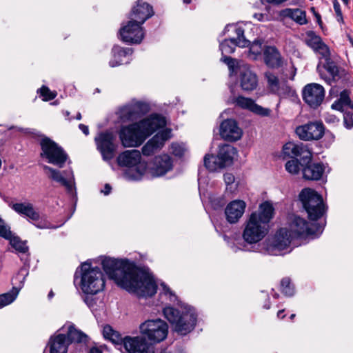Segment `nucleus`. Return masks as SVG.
Listing matches in <instances>:
<instances>
[{"label": "nucleus", "mask_w": 353, "mask_h": 353, "mask_svg": "<svg viewBox=\"0 0 353 353\" xmlns=\"http://www.w3.org/2000/svg\"><path fill=\"white\" fill-rule=\"evenodd\" d=\"M101 264L109 278L126 291L142 297L156 294L157 285L155 281L134 263L127 259L105 257Z\"/></svg>", "instance_id": "obj_1"}, {"label": "nucleus", "mask_w": 353, "mask_h": 353, "mask_svg": "<svg viewBox=\"0 0 353 353\" xmlns=\"http://www.w3.org/2000/svg\"><path fill=\"white\" fill-rule=\"evenodd\" d=\"M163 314L172 325L174 330L180 335L190 333L196 325L197 316L193 308H185V311L180 312L172 307H165Z\"/></svg>", "instance_id": "obj_2"}, {"label": "nucleus", "mask_w": 353, "mask_h": 353, "mask_svg": "<svg viewBox=\"0 0 353 353\" xmlns=\"http://www.w3.org/2000/svg\"><path fill=\"white\" fill-rule=\"evenodd\" d=\"M81 268V288L84 293L96 294L103 290L105 279L99 268H92L90 263H84Z\"/></svg>", "instance_id": "obj_3"}, {"label": "nucleus", "mask_w": 353, "mask_h": 353, "mask_svg": "<svg viewBox=\"0 0 353 353\" xmlns=\"http://www.w3.org/2000/svg\"><path fill=\"white\" fill-rule=\"evenodd\" d=\"M299 199L310 219L316 221L323 215L325 206L323 199L314 190L310 188L303 189L299 194Z\"/></svg>", "instance_id": "obj_4"}, {"label": "nucleus", "mask_w": 353, "mask_h": 353, "mask_svg": "<svg viewBox=\"0 0 353 353\" xmlns=\"http://www.w3.org/2000/svg\"><path fill=\"white\" fill-rule=\"evenodd\" d=\"M139 329L141 334L152 345L165 340L168 334V325L161 319L147 320Z\"/></svg>", "instance_id": "obj_5"}, {"label": "nucleus", "mask_w": 353, "mask_h": 353, "mask_svg": "<svg viewBox=\"0 0 353 353\" xmlns=\"http://www.w3.org/2000/svg\"><path fill=\"white\" fill-rule=\"evenodd\" d=\"M268 232L269 225L259 221L256 214H250L245 224L242 236L246 243L253 244L261 241Z\"/></svg>", "instance_id": "obj_6"}, {"label": "nucleus", "mask_w": 353, "mask_h": 353, "mask_svg": "<svg viewBox=\"0 0 353 353\" xmlns=\"http://www.w3.org/2000/svg\"><path fill=\"white\" fill-rule=\"evenodd\" d=\"M316 70L321 78L324 79L329 85L340 79L344 81H350V75L347 72L345 69L339 67L332 59L320 62Z\"/></svg>", "instance_id": "obj_7"}, {"label": "nucleus", "mask_w": 353, "mask_h": 353, "mask_svg": "<svg viewBox=\"0 0 353 353\" xmlns=\"http://www.w3.org/2000/svg\"><path fill=\"white\" fill-rule=\"evenodd\" d=\"M41 156L48 159V163L62 168L65 164L68 154L63 149L50 138L45 137L40 142Z\"/></svg>", "instance_id": "obj_8"}, {"label": "nucleus", "mask_w": 353, "mask_h": 353, "mask_svg": "<svg viewBox=\"0 0 353 353\" xmlns=\"http://www.w3.org/2000/svg\"><path fill=\"white\" fill-rule=\"evenodd\" d=\"M293 239L287 228H281L276 232L274 236L265 241V252L270 255H279L281 251L290 246Z\"/></svg>", "instance_id": "obj_9"}, {"label": "nucleus", "mask_w": 353, "mask_h": 353, "mask_svg": "<svg viewBox=\"0 0 353 353\" xmlns=\"http://www.w3.org/2000/svg\"><path fill=\"white\" fill-rule=\"evenodd\" d=\"M94 141L97 148L104 161H110L114 158L117 144L116 143V136L113 132H101L95 137Z\"/></svg>", "instance_id": "obj_10"}, {"label": "nucleus", "mask_w": 353, "mask_h": 353, "mask_svg": "<svg viewBox=\"0 0 353 353\" xmlns=\"http://www.w3.org/2000/svg\"><path fill=\"white\" fill-rule=\"evenodd\" d=\"M232 29L236 34V37L225 39L220 45L219 48L222 55L232 54L234 52L236 46L240 48L248 47L250 41L244 36V29L234 25H228L225 27V31H230Z\"/></svg>", "instance_id": "obj_11"}, {"label": "nucleus", "mask_w": 353, "mask_h": 353, "mask_svg": "<svg viewBox=\"0 0 353 353\" xmlns=\"http://www.w3.org/2000/svg\"><path fill=\"white\" fill-rule=\"evenodd\" d=\"M119 138L124 147L139 146L146 139L139 122L122 127Z\"/></svg>", "instance_id": "obj_12"}, {"label": "nucleus", "mask_w": 353, "mask_h": 353, "mask_svg": "<svg viewBox=\"0 0 353 353\" xmlns=\"http://www.w3.org/2000/svg\"><path fill=\"white\" fill-rule=\"evenodd\" d=\"M289 233L296 238L304 235H312L320 231L321 228L315 223H309L305 219L297 216H292L288 219Z\"/></svg>", "instance_id": "obj_13"}, {"label": "nucleus", "mask_w": 353, "mask_h": 353, "mask_svg": "<svg viewBox=\"0 0 353 353\" xmlns=\"http://www.w3.org/2000/svg\"><path fill=\"white\" fill-rule=\"evenodd\" d=\"M149 105L142 101H132L120 108L119 117L122 122L137 120L148 112Z\"/></svg>", "instance_id": "obj_14"}, {"label": "nucleus", "mask_w": 353, "mask_h": 353, "mask_svg": "<svg viewBox=\"0 0 353 353\" xmlns=\"http://www.w3.org/2000/svg\"><path fill=\"white\" fill-rule=\"evenodd\" d=\"M302 97L305 103L310 108L316 109L324 100L325 89L319 83H308L303 88Z\"/></svg>", "instance_id": "obj_15"}, {"label": "nucleus", "mask_w": 353, "mask_h": 353, "mask_svg": "<svg viewBox=\"0 0 353 353\" xmlns=\"http://www.w3.org/2000/svg\"><path fill=\"white\" fill-rule=\"evenodd\" d=\"M295 132L303 141L319 140L325 132L324 125L321 121H310L296 128Z\"/></svg>", "instance_id": "obj_16"}, {"label": "nucleus", "mask_w": 353, "mask_h": 353, "mask_svg": "<svg viewBox=\"0 0 353 353\" xmlns=\"http://www.w3.org/2000/svg\"><path fill=\"white\" fill-rule=\"evenodd\" d=\"M283 153L291 157H300L299 163L304 167L310 163L312 158V152L309 150L307 145L302 143H287L283 148Z\"/></svg>", "instance_id": "obj_17"}, {"label": "nucleus", "mask_w": 353, "mask_h": 353, "mask_svg": "<svg viewBox=\"0 0 353 353\" xmlns=\"http://www.w3.org/2000/svg\"><path fill=\"white\" fill-rule=\"evenodd\" d=\"M119 34L123 41L130 43H139L144 37L141 25L132 20L120 29Z\"/></svg>", "instance_id": "obj_18"}, {"label": "nucleus", "mask_w": 353, "mask_h": 353, "mask_svg": "<svg viewBox=\"0 0 353 353\" xmlns=\"http://www.w3.org/2000/svg\"><path fill=\"white\" fill-rule=\"evenodd\" d=\"M124 349L128 353H154L153 345L141 334L125 336Z\"/></svg>", "instance_id": "obj_19"}, {"label": "nucleus", "mask_w": 353, "mask_h": 353, "mask_svg": "<svg viewBox=\"0 0 353 353\" xmlns=\"http://www.w3.org/2000/svg\"><path fill=\"white\" fill-rule=\"evenodd\" d=\"M230 101L231 103L234 105L236 107L250 110L260 116H268L271 112L270 109L263 108L262 106L256 104L252 99L243 96L233 97L230 99Z\"/></svg>", "instance_id": "obj_20"}, {"label": "nucleus", "mask_w": 353, "mask_h": 353, "mask_svg": "<svg viewBox=\"0 0 353 353\" xmlns=\"http://www.w3.org/2000/svg\"><path fill=\"white\" fill-rule=\"evenodd\" d=\"M219 132L224 140L231 142L239 140L243 134V130L237 122L231 119L224 120L221 123Z\"/></svg>", "instance_id": "obj_21"}, {"label": "nucleus", "mask_w": 353, "mask_h": 353, "mask_svg": "<svg viewBox=\"0 0 353 353\" xmlns=\"http://www.w3.org/2000/svg\"><path fill=\"white\" fill-rule=\"evenodd\" d=\"M154 14L152 7L142 0H138L130 14V20L142 25L147 19Z\"/></svg>", "instance_id": "obj_22"}, {"label": "nucleus", "mask_w": 353, "mask_h": 353, "mask_svg": "<svg viewBox=\"0 0 353 353\" xmlns=\"http://www.w3.org/2000/svg\"><path fill=\"white\" fill-rule=\"evenodd\" d=\"M239 83L241 89L245 92L254 90L258 86L257 75L247 65L239 68Z\"/></svg>", "instance_id": "obj_23"}, {"label": "nucleus", "mask_w": 353, "mask_h": 353, "mask_svg": "<svg viewBox=\"0 0 353 353\" xmlns=\"http://www.w3.org/2000/svg\"><path fill=\"white\" fill-rule=\"evenodd\" d=\"M246 203L243 200H234L230 202L225 209V215L227 221L231 224L236 223L245 212Z\"/></svg>", "instance_id": "obj_24"}, {"label": "nucleus", "mask_w": 353, "mask_h": 353, "mask_svg": "<svg viewBox=\"0 0 353 353\" xmlns=\"http://www.w3.org/2000/svg\"><path fill=\"white\" fill-rule=\"evenodd\" d=\"M139 123L145 138H147L156 130L165 126L166 121L163 117L159 114H154L147 119L141 120Z\"/></svg>", "instance_id": "obj_25"}, {"label": "nucleus", "mask_w": 353, "mask_h": 353, "mask_svg": "<svg viewBox=\"0 0 353 353\" xmlns=\"http://www.w3.org/2000/svg\"><path fill=\"white\" fill-rule=\"evenodd\" d=\"M263 60L270 68L278 69L284 63V59L275 46H267L263 49Z\"/></svg>", "instance_id": "obj_26"}, {"label": "nucleus", "mask_w": 353, "mask_h": 353, "mask_svg": "<svg viewBox=\"0 0 353 353\" xmlns=\"http://www.w3.org/2000/svg\"><path fill=\"white\" fill-rule=\"evenodd\" d=\"M9 206L17 213L26 216L33 221H37L40 219L39 212L35 210L30 203H10Z\"/></svg>", "instance_id": "obj_27"}, {"label": "nucleus", "mask_w": 353, "mask_h": 353, "mask_svg": "<svg viewBox=\"0 0 353 353\" xmlns=\"http://www.w3.org/2000/svg\"><path fill=\"white\" fill-rule=\"evenodd\" d=\"M141 153L137 150H125L117 157V163L121 167H134L141 161Z\"/></svg>", "instance_id": "obj_28"}, {"label": "nucleus", "mask_w": 353, "mask_h": 353, "mask_svg": "<svg viewBox=\"0 0 353 353\" xmlns=\"http://www.w3.org/2000/svg\"><path fill=\"white\" fill-rule=\"evenodd\" d=\"M236 154V150L234 147L229 144H225L219 147L218 157L219 166L223 168L230 165L233 163L234 155Z\"/></svg>", "instance_id": "obj_29"}, {"label": "nucleus", "mask_w": 353, "mask_h": 353, "mask_svg": "<svg viewBox=\"0 0 353 353\" xmlns=\"http://www.w3.org/2000/svg\"><path fill=\"white\" fill-rule=\"evenodd\" d=\"M68 341L66 335L63 334L51 336L48 343L50 353H66L70 345Z\"/></svg>", "instance_id": "obj_30"}, {"label": "nucleus", "mask_w": 353, "mask_h": 353, "mask_svg": "<svg viewBox=\"0 0 353 353\" xmlns=\"http://www.w3.org/2000/svg\"><path fill=\"white\" fill-rule=\"evenodd\" d=\"M325 171L322 163L308 164L303 168V177L307 180L318 181L321 179Z\"/></svg>", "instance_id": "obj_31"}, {"label": "nucleus", "mask_w": 353, "mask_h": 353, "mask_svg": "<svg viewBox=\"0 0 353 353\" xmlns=\"http://www.w3.org/2000/svg\"><path fill=\"white\" fill-rule=\"evenodd\" d=\"M43 168L48 174V178L60 183L69 191L72 190L71 181L63 176V172L46 165L43 166Z\"/></svg>", "instance_id": "obj_32"}, {"label": "nucleus", "mask_w": 353, "mask_h": 353, "mask_svg": "<svg viewBox=\"0 0 353 353\" xmlns=\"http://www.w3.org/2000/svg\"><path fill=\"white\" fill-rule=\"evenodd\" d=\"M274 210L272 203L265 201L260 205L258 212H252L251 214H256L259 221L269 225V222L273 217Z\"/></svg>", "instance_id": "obj_33"}, {"label": "nucleus", "mask_w": 353, "mask_h": 353, "mask_svg": "<svg viewBox=\"0 0 353 353\" xmlns=\"http://www.w3.org/2000/svg\"><path fill=\"white\" fill-rule=\"evenodd\" d=\"M172 162L168 155L156 157L154 159V172L162 176L172 169Z\"/></svg>", "instance_id": "obj_34"}, {"label": "nucleus", "mask_w": 353, "mask_h": 353, "mask_svg": "<svg viewBox=\"0 0 353 353\" xmlns=\"http://www.w3.org/2000/svg\"><path fill=\"white\" fill-rule=\"evenodd\" d=\"M113 59L110 61L111 67H116L123 63V57L128 54H131L132 50L131 48H123L120 46H114L112 50Z\"/></svg>", "instance_id": "obj_35"}, {"label": "nucleus", "mask_w": 353, "mask_h": 353, "mask_svg": "<svg viewBox=\"0 0 353 353\" xmlns=\"http://www.w3.org/2000/svg\"><path fill=\"white\" fill-rule=\"evenodd\" d=\"M103 335L105 339H109L113 343L124 348L125 336L123 338L121 335L118 332L114 330L110 325H106L103 327Z\"/></svg>", "instance_id": "obj_36"}, {"label": "nucleus", "mask_w": 353, "mask_h": 353, "mask_svg": "<svg viewBox=\"0 0 353 353\" xmlns=\"http://www.w3.org/2000/svg\"><path fill=\"white\" fill-rule=\"evenodd\" d=\"M5 230L8 233L6 236H1V237L10 240L11 245L18 252L26 253L28 250V247L26 245V242L22 241L19 237L12 236L10 228L6 225Z\"/></svg>", "instance_id": "obj_37"}, {"label": "nucleus", "mask_w": 353, "mask_h": 353, "mask_svg": "<svg viewBox=\"0 0 353 353\" xmlns=\"http://www.w3.org/2000/svg\"><path fill=\"white\" fill-rule=\"evenodd\" d=\"M349 104H350V92L344 90L340 93L339 98L332 104L331 108L333 110L343 112L344 108Z\"/></svg>", "instance_id": "obj_38"}, {"label": "nucleus", "mask_w": 353, "mask_h": 353, "mask_svg": "<svg viewBox=\"0 0 353 353\" xmlns=\"http://www.w3.org/2000/svg\"><path fill=\"white\" fill-rule=\"evenodd\" d=\"M286 15L299 25H304L307 23L306 12L301 9H286Z\"/></svg>", "instance_id": "obj_39"}, {"label": "nucleus", "mask_w": 353, "mask_h": 353, "mask_svg": "<svg viewBox=\"0 0 353 353\" xmlns=\"http://www.w3.org/2000/svg\"><path fill=\"white\" fill-rule=\"evenodd\" d=\"M264 78L267 82V87L272 93L279 90L281 82L274 72L270 70L265 72Z\"/></svg>", "instance_id": "obj_40"}, {"label": "nucleus", "mask_w": 353, "mask_h": 353, "mask_svg": "<svg viewBox=\"0 0 353 353\" xmlns=\"http://www.w3.org/2000/svg\"><path fill=\"white\" fill-rule=\"evenodd\" d=\"M66 337L70 344L72 343H81L85 341L87 336L82 332L77 330L73 325H70Z\"/></svg>", "instance_id": "obj_41"}, {"label": "nucleus", "mask_w": 353, "mask_h": 353, "mask_svg": "<svg viewBox=\"0 0 353 353\" xmlns=\"http://www.w3.org/2000/svg\"><path fill=\"white\" fill-rule=\"evenodd\" d=\"M157 139V137H152L143 146L142 153L144 156H151L162 148Z\"/></svg>", "instance_id": "obj_42"}, {"label": "nucleus", "mask_w": 353, "mask_h": 353, "mask_svg": "<svg viewBox=\"0 0 353 353\" xmlns=\"http://www.w3.org/2000/svg\"><path fill=\"white\" fill-rule=\"evenodd\" d=\"M19 289L13 287L10 292L0 294V308L12 303L19 294Z\"/></svg>", "instance_id": "obj_43"}, {"label": "nucleus", "mask_w": 353, "mask_h": 353, "mask_svg": "<svg viewBox=\"0 0 353 353\" xmlns=\"http://www.w3.org/2000/svg\"><path fill=\"white\" fill-rule=\"evenodd\" d=\"M305 42L307 46L314 51L323 43V41L319 36L314 33V32L310 30L306 32Z\"/></svg>", "instance_id": "obj_44"}, {"label": "nucleus", "mask_w": 353, "mask_h": 353, "mask_svg": "<svg viewBox=\"0 0 353 353\" xmlns=\"http://www.w3.org/2000/svg\"><path fill=\"white\" fill-rule=\"evenodd\" d=\"M217 156L212 154H205L204 157V165L205 168L210 171H215L217 169L223 168V166H219Z\"/></svg>", "instance_id": "obj_45"}, {"label": "nucleus", "mask_w": 353, "mask_h": 353, "mask_svg": "<svg viewBox=\"0 0 353 353\" xmlns=\"http://www.w3.org/2000/svg\"><path fill=\"white\" fill-rule=\"evenodd\" d=\"M280 290L281 292L288 296H292L294 294V288L291 283L290 278H283L281 281Z\"/></svg>", "instance_id": "obj_46"}, {"label": "nucleus", "mask_w": 353, "mask_h": 353, "mask_svg": "<svg viewBox=\"0 0 353 353\" xmlns=\"http://www.w3.org/2000/svg\"><path fill=\"white\" fill-rule=\"evenodd\" d=\"M294 93V90L285 82H281L279 86V90L274 92L273 94H276L281 97H292Z\"/></svg>", "instance_id": "obj_47"}, {"label": "nucleus", "mask_w": 353, "mask_h": 353, "mask_svg": "<svg viewBox=\"0 0 353 353\" xmlns=\"http://www.w3.org/2000/svg\"><path fill=\"white\" fill-rule=\"evenodd\" d=\"M221 61L228 65L230 75L236 72V69L238 68V61L236 59L230 57L222 56Z\"/></svg>", "instance_id": "obj_48"}, {"label": "nucleus", "mask_w": 353, "mask_h": 353, "mask_svg": "<svg viewBox=\"0 0 353 353\" xmlns=\"http://www.w3.org/2000/svg\"><path fill=\"white\" fill-rule=\"evenodd\" d=\"M314 52L316 53H319L321 55L320 59H323L324 61L331 59L330 49L323 42L316 50H314Z\"/></svg>", "instance_id": "obj_49"}, {"label": "nucleus", "mask_w": 353, "mask_h": 353, "mask_svg": "<svg viewBox=\"0 0 353 353\" xmlns=\"http://www.w3.org/2000/svg\"><path fill=\"white\" fill-rule=\"evenodd\" d=\"M301 164L298 161V159H294L287 161L285 163L286 170L291 174H297L300 170L299 165Z\"/></svg>", "instance_id": "obj_50"}, {"label": "nucleus", "mask_w": 353, "mask_h": 353, "mask_svg": "<svg viewBox=\"0 0 353 353\" xmlns=\"http://www.w3.org/2000/svg\"><path fill=\"white\" fill-rule=\"evenodd\" d=\"M170 133V130L166 129L159 132L153 137H157V141H158L159 144L163 147L165 142L169 139Z\"/></svg>", "instance_id": "obj_51"}, {"label": "nucleus", "mask_w": 353, "mask_h": 353, "mask_svg": "<svg viewBox=\"0 0 353 353\" xmlns=\"http://www.w3.org/2000/svg\"><path fill=\"white\" fill-rule=\"evenodd\" d=\"M262 45V40L256 39L252 43H250V45L248 46H250V50L252 54L255 55H259L261 53Z\"/></svg>", "instance_id": "obj_52"}, {"label": "nucleus", "mask_w": 353, "mask_h": 353, "mask_svg": "<svg viewBox=\"0 0 353 353\" xmlns=\"http://www.w3.org/2000/svg\"><path fill=\"white\" fill-rule=\"evenodd\" d=\"M171 152L174 156L181 157L184 154L185 149L182 145L178 143H172L171 145Z\"/></svg>", "instance_id": "obj_53"}, {"label": "nucleus", "mask_w": 353, "mask_h": 353, "mask_svg": "<svg viewBox=\"0 0 353 353\" xmlns=\"http://www.w3.org/2000/svg\"><path fill=\"white\" fill-rule=\"evenodd\" d=\"M343 124L347 129L353 128V114L350 112H345L343 114Z\"/></svg>", "instance_id": "obj_54"}, {"label": "nucleus", "mask_w": 353, "mask_h": 353, "mask_svg": "<svg viewBox=\"0 0 353 353\" xmlns=\"http://www.w3.org/2000/svg\"><path fill=\"white\" fill-rule=\"evenodd\" d=\"M41 94L46 98V100H52L56 97V94L52 92L46 86L41 88Z\"/></svg>", "instance_id": "obj_55"}, {"label": "nucleus", "mask_w": 353, "mask_h": 353, "mask_svg": "<svg viewBox=\"0 0 353 353\" xmlns=\"http://www.w3.org/2000/svg\"><path fill=\"white\" fill-rule=\"evenodd\" d=\"M10 130L14 129L17 132H22L23 134H34V130L31 128H23L20 127L12 126L9 128Z\"/></svg>", "instance_id": "obj_56"}, {"label": "nucleus", "mask_w": 353, "mask_h": 353, "mask_svg": "<svg viewBox=\"0 0 353 353\" xmlns=\"http://www.w3.org/2000/svg\"><path fill=\"white\" fill-rule=\"evenodd\" d=\"M224 181L227 185H232L235 180L234 176L232 173H226L223 175Z\"/></svg>", "instance_id": "obj_57"}, {"label": "nucleus", "mask_w": 353, "mask_h": 353, "mask_svg": "<svg viewBox=\"0 0 353 353\" xmlns=\"http://www.w3.org/2000/svg\"><path fill=\"white\" fill-rule=\"evenodd\" d=\"M37 223H34V225L39 229H45V228H50V224L46 221H37Z\"/></svg>", "instance_id": "obj_58"}, {"label": "nucleus", "mask_w": 353, "mask_h": 353, "mask_svg": "<svg viewBox=\"0 0 353 353\" xmlns=\"http://www.w3.org/2000/svg\"><path fill=\"white\" fill-rule=\"evenodd\" d=\"M333 7L337 17H340L342 19V12L341 10L340 4L337 0L333 1Z\"/></svg>", "instance_id": "obj_59"}, {"label": "nucleus", "mask_w": 353, "mask_h": 353, "mask_svg": "<svg viewBox=\"0 0 353 353\" xmlns=\"http://www.w3.org/2000/svg\"><path fill=\"white\" fill-rule=\"evenodd\" d=\"M5 223L3 221L1 218H0V236H6V235L8 234L6 232L5 230Z\"/></svg>", "instance_id": "obj_60"}, {"label": "nucleus", "mask_w": 353, "mask_h": 353, "mask_svg": "<svg viewBox=\"0 0 353 353\" xmlns=\"http://www.w3.org/2000/svg\"><path fill=\"white\" fill-rule=\"evenodd\" d=\"M311 10L314 12V16L316 19V21L319 23L320 26H322V21H321V17L319 13L316 12L314 10V8H312Z\"/></svg>", "instance_id": "obj_61"}, {"label": "nucleus", "mask_w": 353, "mask_h": 353, "mask_svg": "<svg viewBox=\"0 0 353 353\" xmlns=\"http://www.w3.org/2000/svg\"><path fill=\"white\" fill-rule=\"evenodd\" d=\"M79 128L83 132V134L85 135L89 134V129L87 125L81 123V124H79Z\"/></svg>", "instance_id": "obj_62"}, {"label": "nucleus", "mask_w": 353, "mask_h": 353, "mask_svg": "<svg viewBox=\"0 0 353 353\" xmlns=\"http://www.w3.org/2000/svg\"><path fill=\"white\" fill-rule=\"evenodd\" d=\"M112 188L109 184H105L104 186V189L101 190L105 195H108L111 192Z\"/></svg>", "instance_id": "obj_63"}, {"label": "nucleus", "mask_w": 353, "mask_h": 353, "mask_svg": "<svg viewBox=\"0 0 353 353\" xmlns=\"http://www.w3.org/2000/svg\"><path fill=\"white\" fill-rule=\"evenodd\" d=\"M85 302L86 303V304L89 306V307H92L93 305V299L92 298H90V297H86L85 299Z\"/></svg>", "instance_id": "obj_64"}]
</instances>
